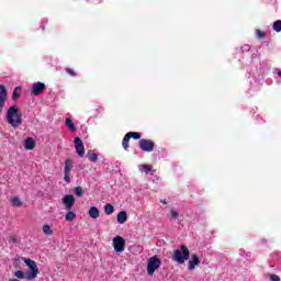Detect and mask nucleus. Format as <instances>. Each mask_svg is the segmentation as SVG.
<instances>
[{
    "instance_id": "obj_1",
    "label": "nucleus",
    "mask_w": 281,
    "mask_h": 281,
    "mask_svg": "<svg viewBox=\"0 0 281 281\" xmlns=\"http://www.w3.org/2000/svg\"><path fill=\"white\" fill-rule=\"evenodd\" d=\"M7 122L12 128H19L23 124V113L16 106H10L7 111Z\"/></svg>"
},
{
    "instance_id": "obj_2",
    "label": "nucleus",
    "mask_w": 281,
    "mask_h": 281,
    "mask_svg": "<svg viewBox=\"0 0 281 281\" xmlns=\"http://www.w3.org/2000/svg\"><path fill=\"white\" fill-rule=\"evenodd\" d=\"M172 259L175 262H178V265H183L186 260H190V249H188V246L182 245L179 249H176L173 251Z\"/></svg>"
},
{
    "instance_id": "obj_3",
    "label": "nucleus",
    "mask_w": 281,
    "mask_h": 281,
    "mask_svg": "<svg viewBox=\"0 0 281 281\" xmlns=\"http://www.w3.org/2000/svg\"><path fill=\"white\" fill-rule=\"evenodd\" d=\"M25 266L30 268V272H26V280H34L36 276H38V267L36 266V261L32 259L24 260Z\"/></svg>"
},
{
    "instance_id": "obj_4",
    "label": "nucleus",
    "mask_w": 281,
    "mask_h": 281,
    "mask_svg": "<svg viewBox=\"0 0 281 281\" xmlns=\"http://www.w3.org/2000/svg\"><path fill=\"white\" fill-rule=\"evenodd\" d=\"M159 267H161V259H159V257H157V256L150 257L148 259V263H147L148 276H154L155 271H157V269H159Z\"/></svg>"
},
{
    "instance_id": "obj_5",
    "label": "nucleus",
    "mask_w": 281,
    "mask_h": 281,
    "mask_svg": "<svg viewBox=\"0 0 281 281\" xmlns=\"http://www.w3.org/2000/svg\"><path fill=\"white\" fill-rule=\"evenodd\" d=\"M131 139H142V134L139 132L126 133L122 140V146H123L124 150H128V148H130L128 143L131 142Z\"/></svg>"
},
{
    "instance_id": "obj_6",
    "label": "nucleus",
    "mask_w": 281,
    "mask_h": 281,
    "mask_svg": "<svg viewBox=\"0 0 281 281\" xmlns=\"http://www.w3.org/2000/svg\"><path fill=\"white\" fill-rule=\"evenodd\" d=\"M113 247L116 254H122L126 249V240L124 237L117 235L113 238Z\"/></svg>"
},
{
    "instance_id": "obj_7",
    "label": "nucleus",
    "mask_w": 281,
    "mask_h": 281,
    "mask_svg": "<svg viewBox=\"0 0 281 281\" xmlns=\"http://www.w3.org/2000/svg\"><path fill=\"white\" fill-rule=\"evenodd\" d=\"M138 146L143 153H153L155 150V142L143 138L138 142Z\"/></svg>"
},
{
    "instance_id": "obj_8",
    "label": "nucleus",
    "mask_w": 281,
    "mask_h": 281,
    "mask_svg": "<svg viewBox=\"0 0 281 281\" xmlns=\"http://www.w3.org/2000/svg\"><path fill=\"white\" fill-rule=\"evenodd\" d=\"M71 168H74V162L71 161V159H66L64 167V180L66 181V183H71Z\"/></svg>"
},
{
    "instance_id": "obj_9",
    "label": "nucleus",
    "mask_w": 281,
    "mask_h": 281,
    "mask_svg": "<svg viewBox=\"0 0 281 281\" xmlns=\"http://www.w3.org/2000/svg\"><path fill=\"white\" fill-rule=\"evenodd\" d=\"M63 203L66 210L69 212L74 209V205H76V198L71 194H67L63 198Z\"/></svg>"
},
{
    "instance_id": "obj_10",
    "label": "nucleus",
    "mask_w": 281,
    "mask_h": 281,
    "mask_svg": "<svg viewBox=\"0 0 281 281\" xmlns=\"http://www.w3.org/2000/svg\"><path fill=\"white\" fill-rule=\"evenodd\" d=\"M45 89H46L45 83L37 81V82L33 83L31 93L33 95H41V93H43V91H45Z\"/></svg>"
},
{
    "instance_id": "obj_11",
    "label": "nucleus",
    "mask_w": 281,
    "mask_h": 281,
    "mask_svg": "<svg viewBox=\"0 0 281 281\" xmlns=\"http://www.w3.org/2000/svg\"><path fill=\"white\" fill-rule=\"evenodd\" d=\"M75 150L79 157H85V144L80 137L75 138Z\"/></svg>"
},
{
    "instance_id": "obj_12",
    "label": "nucleus",
    "mask_w": 281,
    "mask_h": 281,
    "mask_svg": "<svg viewBox=\"0 0 281 281\" xmlns=\"http://www.w3.org/2000/svg\"><path fill=\"white\" fill-rule=\"evenodd\" d=\"M199 265H201V260H199V256L192 255L191 259L189 260V266H188L189 271H194V269H196Z\"/></svg>"
},
{
    "instance_id": "obj_13",
    "label": "nucleus",
    "mask_w": 281,
    "mask_h": 281,
    "mask_svg": "<svg viewBox=\"0 0 281 281\" xmlns=\"http://www.w3.org/2000/svg\"><path fill=\"white\" fill-rule=\"evenodd\" d=\"M5 98H8V90L5 86H0V106H5Z\"/></svg>"
},
{
    "instance_id": "obj_14",
    "label": "nucleus",
    "mask_w": 281,
    "mask_h": 281,
    "mask_svg": "<svg viewBox=\"0 0 281 281\" xmlns=\"http://www.w3.org/2000/svg\"><path fill=\"white\" fill-rule=\"evenodd\" d=\"M116 221L120 223V225H124L126 221H128V214H126V211H121L116 215Z\"/></svg>"
},
{
    "instance_id": "obj_15",
    "label": "nucleus",
    "mask_w": 281,
    "mask_h": 281,
    "mask_svg": "<svg viewBox=\"0 0 281 281\" xmlns=\"http://www.w3.org/2000/svg\"><path fill=\"white\" fill-rule=\"evenodd\" d=\"M88 214L90 218H100V210L97 206H91Z\"/></svg>"
},
{
    "instance_id": "obj_16",
    "label": "nucleus",
    "mask_w": 281,
    "mask_h": 281,
    "mask_svg": "<svg viewBox=\"0 0 281 281\" xmlns=\"http://www.w3.org/2000/svg\"><path fill=\"white\" fill-rule=\"evenodd\" d=\"M34 146H36V143L32 138H26L24 140V147L26 150H34Z\"/></svg>"
},
{
    "instance_id": "obj_17",
    "label": "nucleus",
    "mask_w": 281,
    "mask_h": 281,
    "mask_svg": "<svg viewBox=\"0 0 281 281\" xmlns=\"http://www.w3.org/2000/svg\"><path fill=\"white\" fill-rule=\"evenodd\" d=\"M113 212H115V207L113 206V204H105L104 205V213L108 216H111V214H113Z\"/></svg>"
},
{
    "instance_id": "obj_18",
    "label": "nucleus",
    "mask_w": 281,
    "mask_h": 281,
    "mask_svg": "<svg viewBox=\"0 0 281 281\" xmlns=\"http://www.w3.org/2000/svg\"><path fill=\"white\" fill-rule=\"evenodd\" d=\"M11 203H12L13 207H22L23 206V202L16 196L12 198Z\"/></svg>"
},
{
    "instance_id": "obj_19",
    "label": "nucleus",
    "mask_w": 281,
    "mask_h": 281,
    "mask_svg": "<svg viewBox=\"0 0 281 281\" xmlns=\"http://www.w3.org/2000/svg\"><path fill=\"white\" fill-rule=\"evenodd\" d=\"M43 233L46 235V236H52L54 234V231H52V227L47 224H45L43 226Z\"/></svg>"
},
{
    "instance_id": "obj_20",
    "label": "nucleus",
    "mask_w": 281,
    "mask_h": 281,
    "mask_svg": "<svg viewBox=\"0 0 281 281\" xmlns=\"http://www.w3.org/2000/svg\"><path fill=\"white\" fill-rule=\"evenodd\" d=\"M65 218L68 223H71L74 218H76V214L74 213V211H68V213H66Z\"/></svg>"
},
{
    "instance_id": "obj_21",
    "label": "nucleus",
    "mask_w": 281,
    "mask_h": 281,
    "mask_svg": "<svg viewBox=\"0 0 281 281\" xmlns=\"http://www.w3.org/2000/svg\"><path fill=\"white\" fill-rule=\"evenodd\" d=\"M15 278H19V280H27V274L25 276V273H23V271L18 270L14 272Z\"/></svg>"
},
{
    "instance_id": "obj_22",
    "label": "nucleus",
    "mask_w": 281,
    "mask_h": 281,
    "mask_svg": "<svg viewBox=\"0 0 281 281\" xmlns=\"http://www.w3.org/2000/svg\"><path fill=\"white\" fill-rule=\"evenodd\" d=\"M66 126H68L69 131H76V125L71 119H66Z\"/></svg>"
},
{
    "instance_id": "obj_23",
    "label": "nucleus",
    "mask_w": 281,
    "mask_h": 281,
    "mask_svg": "<svg viewBox=\"0 0 281 281\" xmlns=\"http://www.w3.org/2000/svg\"><path fill=\"white\" fill-rule=\"evenodd\" d=\"M88 159L95 164V161H98V154L88 151Z\"/></svg>"
},
{
    "instance_id": "obj_24",
    "label": "nucleus",
    "mask_w": 281,
    "mask_h": 281,
    "mask_svg": "<svg viewBox=\"0 0 281 281\" xmlns=\"http://www.w3.org/2000/svg\"><path fill=\"white\" fill-rule=\"evenodd\" d=\"M139 170H140V172H145V175H148L150 172V170H153V169L148 165H140Z\"/></svg>"
},
{
    "instance_id": "obj_25",
    "label": "nucleus",
    "mask_w": 281,
    "mask_h": 281,
    "mask_svg": "<svg viewBox=\"0 0 281 281\" xmlns=\"http://www.w3.org/2000/svg\"><path fill=\"white\" fill-rule=\"evenodd\" d=\"M272 30H274V32H281V20L274 21Z\"/></svg>"
},
{
    "instance_id": "obj_26",
    "label": "nucleus",
    "mask_w": 281,
    "mask_h": 281,
    "mask_svg": "<svg viewBox=\"0 0 281 281\" xmlns=\"http://www.w3.org/2000/svg\"><path fill=\"white\" fill-rule=\"evenodd\" d=\"M21 88L16 87L14 90H13V93H12V100H18V98H21Z\"/></svg>"
},
{
    "instance_id": "obj_27",
    "label": "nucleus",
    "mask_w": 281,
    "mask_h": 281,
    "mask_svg": "<svg viewBox=\"0 0 281 281\" xmlns=\"http://www.w3.org/2000/svg\"><path fill=\"white\" fill-rule=\"evenodd\" d=\"M74 193L77 195V196H82V194H85V191L82 190V187H76L74 189Z\"/></svg>"
},
{
    "instance_id": "obj_28",
    "label": "nucleus",
    "mask_w": 281,
    "mask_h": 281,
    "mask_svg": "<svg viewBox=\"0 0 281 281\" xmlns=\"http://www.w3.org/2000/svg\"><path fill=\"white\" fill-rule=\"evenodd\" d=\"M66 74H68V76L76 77V70L72 68H66Z\"/></svg>"
},
{
    "instance_id": "obj_29",
    "label": "nucleus",
    "mask_w": 281,
    "mask_h": 281,
    "mask_svg": "<svg viewBox=\"0 0 281 281\" xmlns=\"http://www.w3.org/2000/svg\"><path fill=\"white\" fill-rule=\"evenodd\" d=\"M170 216H171L172 218H179V212L176 211V210H171V211H170Z\"/></svg>"
},
{
    "instance_id": "obj_30",
    "label": "nucleus",
    "mask_w": 281,
    "mask_h": 281,
    "mask_svg": "<svg viewBox=\"0 0 281 281\" xmlns=\"http://www.w3.org/2000/svg\"><path fill=\"white\" fill-rule=\"evenodd\" d=\"M256 36H258L259 38H265V32L257 29L256 30Z\"/></svg>"
},
{
    "instance_id": "obj_31",
    "label": "nucleus",
    "mask_w": 281,
    "mask_h": 281,
    "mask_svg": "<svg viewBox=\"0 0 281 281\" xmlns=\"http://www.w3.org/2000/svg\"><path fill=\"white\" fill-rule=\"evenodd\" d=\"M270 281H280V277L278 274H271Z\"/></svg>"
},
{
    "instance_id": "obj_32",
    "label": "nucleus",
    "mask_w": 281,
    "mask_h": 281,
    "mask_svg": "<svg viewBox=\"0 0 281 281\" xmlns=\"http://www.w3.org/2000/svg\"><path fill=\"white\" fill-rule=\"evenodd\" d=\"M277 74H278V76H280V78H281V70H280V69H277Z\"/></svg>"
},
{
    "instance_id": "obj_33",
    "label": "nucleus",
    "mask_w": 281,
    "mask_h": 281,
    "mask_svg": "<svg viewBox=\"0 0 281 281\" xmlns=\"http://www.w3.org/2000/svg\"><path fill=\"white\" fill-rule=\"evenodd\" d=\"M0 113H3V105H0Z\"/></svg>"
},
{
    "instance_id": "obj_34",
    "label": "nucleus",
    "mask_w": 281,
    "mask_h": 281,
    "mask_svg": "<svg viewBox=\"0 0 281 281\" xmlns=\"http://www.w3.org/2000/svg\"><path fill=\"white\" fill-rule=\"evenodd\" d=\"M161 203L166 205L168 202L166 200H161Z\"/></svg>"
}]
</instances>
